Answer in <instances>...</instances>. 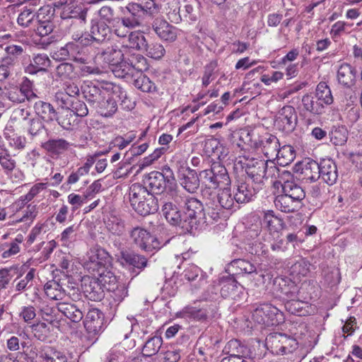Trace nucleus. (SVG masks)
<instances>
[{
  "instance_id": "obj_42",
  "label": "nucleus",
  "mask_w": 362,
  "mask_h": 362,
  "mask_svg": "<svg viewBox=\"0 0 362 362\" xmlns=\"http://www.w3.org/2000/svg\"><path fill=\"white\" fill-rule=\"evenodd\" d=\"M205 149L208 153H211L219 160L224 159L228 153V150L219 144L216 139H209L205 143Z\"/></svg>"
},
{
  "instance_id": "obj_3",
  "label": "nucleus",
  "mask_w": 362,
  "mask_h": 362,
  "mask_svg": "<svg viewBox=\"0 0 362 362\" xmlns=\"http://www.w3.org/2000/svg\"><path fill=\"white\" fill-rule=\"evenodd\" d=\"M222 188L214 199L206 203L204 217L207 223L218 221L223 216L224 210H235L238 208V204L233 199L230 189L227 187Z\"/></svg>"
},
{
  "instance_id": "obj_38",
  "label": "nucleus",
  "mask_w": 362,
  "mask_h": 362,
  "mask_svg": "<svg viewBox=\"0 0 362 362\" xmlns=\"http://www.w3.org/2000/svg\"><path fill=\"white\" fill-rule=\"evenodd\" d=\"M224 351L229 356L246 358L248 356L247 348L238 339L230 340L225 346Z\"/></svg>"
},
{
  "instance_id": "obj_50",
  "label": "nucleus",
  "mask_w": 362,
  "mask_h": 362,
  "mask_svg": "<svg viewBox=\"0 0 362 362\" xmlns=\"http://www.w3.org/2000/svg\"><path fill=\"white\" fill-rule=\"evenodd\" d=\"M134 85L143 92L152 93L156 90L155 84L146 76L140 74L134 79Z\"/></svg>"
},
{
  "instance_id": "obj_18",
  "label": "nucleus",
  "mask_w": 362,
  "mask_h": 362,
  "mask_svg": "<svg viewBox=\"0 0 362 362\" xmlns=\"http://www.w3.org/2000/svg\"><path fill=\"white\" fill-rule=\"evenodd\" d=\"M259 146L261 147L264 155L268 158L269 160H274V157L278 156V150L280 147V144L276 136L266 134L259 139Z\"/></svg>"
},
{
  "instance_id": "obj_12",
  "label": "nucleus",
  "mask_w": 362,
  "mask_h": 362,
  "mask_svg": "<svg viewBox=\"0 0 362 362\" xmlns=\"http://www.w3.org/2000/svg\"><path fill=\"white\" fill-rule=\"evenodd\" d=\"M245 172L255 183L263 182L266 161L258 158L246 159L244 163Z\"/></svg>"
},
{
  "instance_id": "obj_26",
  "label": "nucleus",
  "mask_w": 362,
  "mask_h": 362,
  "mask_svg": "<svg viewBox=\"0 0 362 362\" xmlns=\"http://www.w3.org/2000/svg\"><path fill=\"white\" fill-rule=\"evenodd\" d=\"M36 359L45 362H72L62 352L51 346H44L36 355Z\"/></svg>"
},
{
  "instance_id": "obj_19",
  "label": "nucleus",
  "mask_w": 362,
  "mask_h": 362,
  "mask_svg": "<svg viewBox=\"0 0 362 362\" xmlns=\"http://www.w3.org/2000/svg\"><path fill=\"white\" fill-rule=\"evenodd\" d=\"M153 29L158 36L166 41H174L177 37V30L163 18H156Z\"/></svg>"
},
{
  "instance_id": "obj_54",
  "label": "nucleus",
  "mask_w": 362,
  "mask_h": 362,
  "mask_svg": "<svg viewBox=\"0 0 362 362\" xmlns=\"http://www.w3.org/2000/svg\"><path fill=\"white\" fill-rule=\"evenodd\" d=\"M231 267L237 270L236 274H252L256 272L254 264L245 259H235L231 262Z\"/></svg>"
},
{
  "instance_id": "obj_47",
  "label": "nucleus",
  "mask_w": 362,
  "mask_h": 362,
  "mask_svg": "<svg viewBox=\"0 0 362 362\" xmlns=\"http://www.w3.org/2000/svg\"><path fill=\"white\" fill-rule=\"evenodd\" d=\"M163 344V339L160 336H154L150 338L143 347L144 356H152L156 355Z\"/></svg>"
},
{
  "instance_id": "obj_32",
  "label": "nucleus",
  "mask_w": 362,
  "mask_h": 362,
  "mask_svg": "<svg viewBox=\"0 0 362 362\" xmlns=\"http://www.w3.org/2000/svg\"><path fill=\"white\" fill-rule=\"evenodd\" d=\"M291 177V174L290 172L282 168H279L272 160L266 161L264 178H279V182L281 183V182H284L287 177Z\"/></svg>"
},
{
  "instance_id": "obj_10",
  "label": "nucleus",
  "mask_w": 362,
  "mask_h": 362,
  "mask_svg": "<svg viewBox=\"0 0 362 362\" xmlns=\"http://www.w3.org/2000/svg\"><path fill=\"white\" fill-rule=\"evenodd\" d=\"M262 226L268 232L263 235V240L271 243L272 238L274 239V235H278L282 226V220L276 216L273 211H267L264 214Z\"/></svg>"
},
{
  "instance_id": "obj_48",
  "label": "nucleus",
  "mask_w": 362,
  "mask_h": 362,
  "mask_svg": "<svg viewBox=\"0 0 362 362\" xmlns=\"http://www.w3.org/2000/svg\"><path fill=\"white\" fill-rule=\"evenodd\" d=\"M62 7V11L61 13V16L63 19L62 25L63 26H68L69 24L71 23L69 22V19L75 20V19H79L78 18L79 14V8H77L74 6V4H67L66 2L63 4H61Z\"/></svg>"
},
{
  "instance_id": "obj_31",
  "label": "nucleus",
  "mask_w": 362,
  "mask_h": 362,
  "mask_svg": "<svg viewBox=\"0 0 362 362\" xmlns=\"http://www.w3.org/2000/svg\"><path fill=\"white\" fill-rule=\"evenodd\" d=\"M103 288L107 290L99 281L98 278H93L89 276H86L82 278L81 288L83 293L90 298L95 300L98 298L97 293L98 289Z\"/></svg>"
},
{
  "instance_id": "obj_61",
  "label": "nucleus",
  "mask_w": 362,
  "mask_h": 362,
  "mask_svg": "<svg viewBox=\"0 0 362 362\" xmlns=\"http://www.w3.org/2000/svg\"><path fill=\"white\" fill-rule=\"evenodd\" d=\"M40 15L37 16V18L38 19V25L36 28V33L42 37L47 36L50 34L53 30V23L49 21H41L40 18Z\"/></svg>"
},
{
  "instance_id": "obj_15",
  "label": "nucleus",
  "mask_w": 362,
  "mask_h": 362,
  "mask_svg": "<svg viewBox=\"0 0 362 362\" xmlns=\"http://www.w3.org/2000/svg\"><path fill=\"white\" fill-rule=\"evenodd\" d=\"M117 256L116 262L123 267L133 266L138 269H144L147 265V259L146 257L131 253L123 249L120 250Z\"/></svg>"
},
{
  "instance_id": "obj_13",
  "label": "nucleus",
  "mask_w": 362,
  "mask_h": 362,
  "mask_svg": "<svg viewBox=\"0 0 362 362\" xmlns=\"http://www.w3.org/2000/svg\"><path fill=\"white\" fill-rule=\"evenodd\" d=\"M84 327L91 334H96L103 329V314L96 308L90 309L85 317Z\"/></svg>"
},
{
  "instance_id": "obj_59",
  "label": "nucleus",
  "mask_w": 362,
  "mask_h": 362,
  "mask_svg": "<svg viewBox=\"0 0 362 362\" xmlns=\"http://www.w3.org/2000/svg\"><path fill=\"white\" fill-rule=\"evenodd\" d=\"M329 136L331 141L336 146L342 145L346 141V130L343 127L333 129Z\"/></svg>"
},
{
  "instance_id": "obj_5",
  "label": "nucleus",
  "mask_w": 362,
  "mask_h": 362,
  "mask_svg": "<svg viewBox=\"0 0 362 362\" xmlns=\"http://www.w3.org/2000/svg\"><path fill=\"white\" fill-rule=\"evenodd\" d=\"M199 176L209 188L221 189L230 186L231 183L227 169L219 162H214L209 168L202 170Z\"/></svg>"
},
{
  "instance_id": "obj_36",
  "label": "nucleus",
  "mask_w": 362,
  "mask_h": 362,
  "mask_svg": "<svg viewBox=\"0 0 362 362\" xmlns=\"http://www.w3.org/2000/svg\"><path fill=\"white\" fill-rule=\"evenodd\" d=\"M299 204L298 202L293 200L285 193L278 195L274 200L275 206L285 213L293 212L296 211Z\"/></svg>"
},
{
  "instance_id": "obj_40",
  "label": "nucleus",
  "mask_w": 362,
  "mask_h": 362,
  "mask_svg": "<svg viewBox=\"0 0 362 362\" xmlns=\"http://www.w3.org/2000/svg\"><path fill=\"white\" fill-rule=\"evenodd\" d=\"M296 158V153L293 148L289 145H285L279 147L278 150V156H275L277 163L281 166L289 165Z\"/></svg>"
},
{
  "instance_id": "obj_53",
  "label": "nucleus",
  "mask_w": 362,
  "mask_h": 362,
  "mask_svg": "<svg viewBox=\"0 0 362 362\" xmlns=\"http://www.w3.org/2000/svg\"><path fill=\"white\" fill-rule=\"evenodd\" d=\"M183 317L189 318L194 320H204L206 319V311L203 308H198L196 307H186L182 311Z\"/></svg>"
},
{
  "instance_id": "obj_63",
  "label": "nucleus",
  "mask_w": 362,
  "mask_h": 362,
  "mask_svg": "<svg viewBox=\"0 0 362 362\" xmlns=\"http://www.w3.org/2000/svg\"><path fill=\"white\" fill-rule=\"evenodd\" d=\"M217 67L216 62H211L205 66L204 73L202 77V85L204 87L209 86L211 81L214 79L212 77L214 74L215 69Z\"/></svg>"
},
{
  "instance_id": "obj_58",
  "label": "nucleus",
  "mask_w": 362,
  "mask_h": 362,
  "mask_svg": "<svg viewBox=\"0 0 362 362\" xmlns=\"http://www.w3.org/2000/svg\"><path fill=\"white\" fill-rule=\"evenodd\" d=\"M172 162L177 169V176L182 173H187L188 170H193L189 167L187 159L181 153H176L173 156Z\"/></svg>"
},
{
  "instance_id": "obj_56",
  "label": "nucleus",
  "mask_w": 362,
  "mask_h": 362,
  "mask_svg": "<svg viewBox=\"0 0 362 362\" xmlns=\"http://www.w3.org/2000/svg\"><path fill=\"white\" fill-rule=\"evenodd\" d=\"M57 75L63 79H72L76 77L74 66L70 63H62L57 66Z\"/></svg>"
},
{
  "instance_id": "obj_25",
  "label": "nucleus",
  "mask_w": 362,
  "mask_h": 362,
  "mask_svg": "<svg viewBox=\"0 0 362 362\" xmlns=\"http://www.w3.org/2000/svg\"><path fill=\"white\" fill-rule=\"evenodd\" d=\"M84 19H75L71 21L69 25V33L72 34V38L82 46H87L91 43V39H89L90 34L83 33Z\"/></svg>"
},
{
  "instance_id": "obj_8",
  "label": "nucleus",
  "mask_w": 362,
  "mask_h": 362,
  "mask_svg": "<svg viewBox=\"0 0 362 362\" xmlns=\"http://www.w3.org/2000/svg\"><path fill=\"white\" fill-rule=\"evenodd\" d=\"M134 243L142 250L153 252L158 250L165 245L169 240L161 243L156 238L152 236L146 230L136 227L130 233Z\"/></svg>"
},
{
  "instance_id": "obj_1",
  "label": "nucleus",
  "mask_w": 362,
  "mask_h": 362,
  "mask_svg": "<svg viewBox=\"0 0 362 362\" xmlns=\"http://www.w3.org/2000/svg\"><path fill=\"white\" fill-rule=\"evenodd\" d=\"M112 257L103 248L93 247L87 253L84 267L90 273L98 274L100 283L108 291L113 289V272L111 264Z\"/></svg>"
},
{
  "instance_id": "obj_34",
  "label": "nucleus",
  "mask_w": 362,
  "mask_h": 362,
  "mask_svg": "<svg viewBox=\"0 0 362 362\" xmlns=\"http://www.w3.org/2000/svg\"><path fill=\"white\" fill-rule=\"evenodd\" d=\"M110 36V28L107 26L104 22H101L92 27L91 34H90L89 39H91V42L93 41L103 42L107 39L109 40Z\"/></svg>"
},
{
  "instance_id": "obj_35",
  "label": "nucleus",
  "mask_w": 362,
  "mask_h": 362,
  "mask_svg": "<svg viewBox=\"0 0 362 362\" xmlns=\"http://www.w3.org/2000/svg\"><path fill=\"white\" fill-rule=\"evenodd\" d=\"M302 105L305 111L313 115H321L324 112L325 107L323 105L320 100L316 99L315 96H313L310 94H306L303 96Z\"/></svg>"
},
{
  "instance_id": "obj_43",
  "label": "nucleus",
  "mask_w": 362,
  "mask_h": 362,
  "mask_svg": "<svg viewBox=\"0 0 362 362\" xmlns=\"http://www.w3.org/2000/svg\"><path fill=\"white\" fill-rule=\"evenodd\" d=\"M315 96L316 99L320 101L324 107L331 105L333 103L331 90L325 82L318 83L315 90Z\"/></svg>"
},
{
  "instance_id": "obj_20",
  "label": "nucleus",
  "mask_w": 362,
  "mask_h": 362,
  "mask_svg": "<svg viewBox=\"0 0 362 362\" xmlns=\"http://www.w3.org/2000/svg\"><path fill=\"white\" fill-rule=\"evenodd\" d=\"M125 16H122V25L126 28H134L140 24V18L144 15L141 4L128 3L124 9Z\"/></svg>"
},
{
  "instance_id": "obj_4",
  "label": "nucleus",
  "mask_w": 362,
  "mask_h": 362,
  "mask_svg": "<svg viewBox=\"0 0 362 362\" xmlns=\"http://www.w3.org/2000/svg\"><path fill=\"white\" fill-rule=\"evenodd\" d=\"M129 201L134 210L141 216L153 214L158 209V200L139 183H134L129 187Z\"/></svg>"
},
{
  "instance_id": "obj_9",
  "label": "nucleus",
  "mask_w": 362,
  "mask_h": 362,
  "mask_svg": "<svg viewBox=\"0 0 362 362\" xmlns=\"http://www.w3.org/2000/svg\"><path fill=\"white\" fill-rule=\"evenodd\" d=\"M298 124V115L295 108L291 105H284L276 113L274 126L285 133L292 132Z\"/></svg>"
},
{
  "instance_id": "obj_29",
  "label": "nucleus",
  "mask_w": 362,
  "mask_h": 362,
  "mask_svg": "<svg viewBox=\"0 0 362 362\" xmlns=\"http://www.w3.org/2000/svg\"><path fill=\"white\" fill-rule=\"evenodd\" d=\"M178 178L181 186L189 193H194L199 187V179L194 170L178 175Z\"/></svg>"
},
{
  "instance_id": "obj_16",
  "label": "nucleus",
  "mask_w": 362,
  "mask_h": 362,
  "mask_svg": "<svg viewBox=\"0 0 362 362\" xmlns=\"http://www.w3.org/2000/svg\"><path fill=\"white\" fill-rule=\"evenodd\" d=\"M30 81L24 82L21 87H16L6 92V102L10 100L16 103H23L25 99L30 100L36 95L29 86Z\"/></svg>"
},
{
  "instance_id": "obj_60",
  "label": "nucleus",
  "mask_w": 362,
  "mask_h": 362,
  "mask_svg": "<svg viewBox=\"0 0 362 362\" xmlns=\"http://www.w3.org/2000/svg\"><path fill=\"white\" fill-rule=\"evenodd\" d=\"M310 264L305 259H300L291 267L292 272L297 276H305L310 272Z\"/></svg>"
},
{
  "instance_id": "obj_37",
  "label": "nucleus",
  "mask_w": 362,
  "mask_h": 362,
  "mask_svg": "<svg viewBox=\"0 0 362 362\" xmlns=\"http://www.w3.org/2000/svg\"><path fill=\"white\" fill-rule=\"evenodd\" d=\"M117 95L115 98V105L120 109L124 110H131L134 107V102H133L127 95V93L120 86L115 84V95Z\"/></svg>"
},
{
  "instance_id": "obj_55",
  "label": "nucleus",
  "mask_w": 362,
  "mask_h": 362,
  "mask_svg": "<svg viewBox=\"0 0 362 362\" xmlns=\"http://www.w3.org/2000/svg\"><path fill=\"white\" fill-rule=\"evenodd\" d=\"M42 120L38 116H33L25 125L28 134L32 136L40 134L45 129Z\"/></svg>"
},
{
  "instance_id": "obj_24",
  "label": "nucleus",
  "mask_w": 362,
  "mask_h": 362,
  "mask_svg": "<svg viewBox=\"0 0 362 362\" xmlns=\"http://www.w3.org/2000/svg\"><path fill=\"white\" fill-rule=\"evenodd\" d=\"M44 291L47 297L52 300H56L59 303L69 299L66 291L62 284L57 280L53 279L47 281L44 286Z\"/></svg>"
},
{
  "instance_id": "obj_46",
  "label": "nucleus",
  "mask_w": 362,
  "mask_h": 362,
  "mask_svg": "<svg viewBox=\"0 0 362 362\" xmlns=\"http://www.w3.org/2000/svg\"><path fill=\"white\" fill-rule=\"evenodd\" d=\"M337 79L339 83L349 86L354 80V69L348 64H341L337 71Z\"/></svg>"
},
{
  "instance_id": "obj_27",
  "label": "nucleus",
  "mask_w": 362,
  "mask_h": 362,
  "mask_svg": "<svg viewBox=\"0 0 362 362\" xmlns=\"http://www.w3.org/2000/svg\"><path fill=\"white\" fill-rule=\"evenodd\" d=\"M281 187L284 193L298 203L305 197L303 189L293 180L292 175L283 182Z\"/></svg>"
},
{
  "instance_id": "obj_22",
  "label": "nucleus",
  "mask_w": 362,
  "mask_h": 362,
  "mask_svg": "<svg viewBox=\"0 0 362 362\" xmlns=\"http://www.w3.org/2000/svg\"><path fill=\"white\" fill-rule=\"evenodd\" d=\"M320 177L329 185H334L338 178V170L336 163L332 159H324L320 161Z\"/></svg>"
},
{
  "instance_id": "obj_62",
  "label": "nucleus",
  "mask_w": 362,
  "mask_h": 362,
  "mask_svg": "<svg viewBox=\"0 0 362 362\" xmlns=\"http://www.w3.org/2000/svg\"><path fill=\"white\" fill-rule=\"evenodd\" d=\"M74 115L70 110H66L63 115H57L55 120L58 124L64 129H71L73 127L74 120L73 119Z\"/></svg>"
},
{
  "instance_id": "obj_57",
  "label": "nucleus",
  "mask_w": 362,
  "mask_h": 362,
  "mask_svg": "<svg viewBox=\"0 0 362 362\" xmlns=\"http://www.w3.org/2000/svg\"><path fill=\"white\" fill-rule=\"evenodd\" d=\"M35 13L32 8H24L19 14L17 21L23 27L30 26L35 21Z\"/></svg>"
},
{
  "instance_id": "obj_44",
  "label": "nucleus",
  "mask_w": 362,
  "mask_h": 362,
  "mask_svg": "<svg viewBox=\"0 0 362 362\" xmlns=\"http://www.w3.org/2000/svg\"><path fill=\"white\" fill-rule=\"evenodd\" d=\"M185 199V197L179 190L173 188L164 191L160 197L163 205H165L167 202H170L177 204V206H181Z\"/></svg>"
},
{
  "instance_id": "obj_6",
  "label": "nucleus",
  "mask_w": 362,
  "mask_h": 362,
  "mask_svg": "<svg viewBox=\"0 0 362 362\" xmlns=\"http://www.w3.org/2000/svg\"><path fill=\"white\" fill-rule=\"evenodd\" d=\"M252 320L259 325L272 326L284 320V315L276 307L269 303L259 305L252 313Z\"/></svg>"
},
{
  "instance_id": "obj_33",
  "label": "nucleus",
  "mask_w": 362,
  "mask_h": 362,
  "mask_svg": "<svg viewBox=\"0 0 362 362\" xmlns=\"http://www.w3.org/2000/svg\"><path fill=\"white\" fill-rule=\"evenodd\" d=\"M220 284L221 295L225 298H235L237 290L240 287V284L232 276L221 278Z\"/></svg>"
},
{
  "instance_id": "obj_64",
  "label": "nucleus",
  "mask_w": 362,
  "mask_h": 362,
  "mask_svg": "<svg viewBox=\"0 0 362 362\" xmlns=\"http://www.w3.org/2000/svg\"><path fill=\"white\" fill-rule=\"evenodd\" d=\"M32 62L37 69H40V71H45L49 66L50 60L47 54H39L33 57Z\"/></svg>"
},
{
  "instance_id": "obj_49",
  "label": "nucleus",
  "mask_w": 362,
  "mask_h": 362,
  "mask_svg": "<svg viewBox=\"0 0 362 362\" xmlns=\"http://www.w3.org/2000/svg\"><path fill=\"white\" fill-rule=\"evenodd\" d=\"M307 303L305 302L298 300L296 298L288 300L284 303L285 308L288 313L300 316L305 315L307 311L305 310V307Z\"/></svg>"
},
{
  "instance_id": "obj_11",
  "label": "nucleus",
  "mask_w": 362,
  "mask_h": 362,
  "mask_svg": "<svg viewBox=\"0 0 362 362\" xmlns=\"http://www.w3.org/2000/svg\"><path fill=\"white\" fill-rule=\"evenodd\" d=\"M180 206L175 204L167 202L165 205H162L163 215L170 225L180 226L187 230V226L188 224L186 223L187 221L185 219L184 214L180 211Z\"/></svg>"
},
{
  "instance_id": "obj_28",
  "label": "nucleus",
  "mask_w": 362,
  "mask_h": 362,
  "mask_svg": "<svg viewBox=\"0 0 362 362\" xmlns=\"http://www.w3.org/2000/svg\"><path fill=\"white\" fill-rule=\"evenodd\" d=\"M34 108L37 115L46 122H51L57 118V112L48 103L39 100L35 103Z\"/></svg>"
},
{
  "instance_id": "obj_51",
  "label": "nucleus",
  "mask_w": 362,
  "mask_h": 362,
  "mask_svg": "<svg viewBox=\"0 0 362 362\" xmlns=\"http://www.w3.org/2000/svg\"><path fill=\"white\" fill-rule=\"evenodd\" d=\"M128 40L129 45L123 46V49H129V48H133L139 50H143L146 47L145 45L146 43V40L144 35L142 33H131L129 35Z\"/></svg>"
},
{
  "instance_id": "obj_23",
  "label": "nucleus",
  "mask_w": 362,
  "mask_h": 362,
  "mask_svg": "<svg viewBox=\"0 0 362 362\" xmlns=\"http://www.w3.org/2000/svg\"><path fill=\"white\" fill-rule=\"evenodd\" d=\"M67 300L57 303L58 311L73 322H80L83 317L82 311L75 303Z\"/></svg>"
},
{
  "instance_id": "obj_41",
  "label": "nucleus",
  "mask_w": 362,
  "mask_h": 362,
  "mask_svg": "<svg viewBox=\"0 0 362 362\" xmlns=\"http://www.w3.org/2000/svg\"><path fill=\"white\" fill-rule=\"evenodd\" d=\"M284 334L272 333L266 338V346L274 354H283V344H281Z\"/></svg>"
},
{
  "instance_id": "obj_17",
  "label": "nucleus",
  "mask_w": 362,
  "mask_h": 362,
  "mask_svg": "<svg viewBox=\"0 0 362 362\" xmlns=\"http://www.w3.org/2000/svg\"><path fill=\"white\" fill-rule=\"evenodd\" d=\"M143 185L148 191L153 194H163L165 185V177L162 173L153 171L144 180Z\"/></svg>"
},
{
  "instance_id": "obj_45",
  "label": "nucleus",
  "mask_w": 362,
  "mask_h": 362,
  "mask_svg": "<svg viewBox=\"0 0 362 362\" xmlns=\"http://www.w3.org/2000/svg\"><path fill=\"white\" fill-rule=\"evenodd\" d=\"M4 51L6 56L2 58L3 62L6 64L14 66L18 57L24 52V49L22 46L11 45L6 46Z\"/></svg>"
},
{
  "instance_id": "obj_30",
  "label": "nucleus",
  "mask_w": 362,
  "mask_h": 362,
  "mask_svg": "<svg viewBox=\"0 0 362 362\" xmlns=\"http://www.w3.org/2000/svg\"><path fill=\"white\" fill-rule=\"evenodd\" d=\"M42 148L52 155H60L66 151L70 144L64 139H51L41 145Z\"/></svg>"
},
{
  "instance_id": "obj_14",
  "label": "nucleus",
  "mask_w": 362,
  "mask_h": 362,
  "mask_svg": "<svg viewBox=\"0 0 362 362\" xmlns=\"http://www.w3.org/2000/svg\"><path fill=\"white\" fill-rule=\"evenodd\" d=\"M275 284L277 295L284 303L288 300L297 298L299 289L294 282L281 278L275 280Z\"/></svg>"
},
{
  "instance_id": "obj_39",
  "label": "nucleus",
  "mask_w": 362,
  "mask_h": 362,
  "mask_svg": "<svg viewBox=\"0 0 362 362\" xmlns=\"http://www.w3.org/2000/svg\"><path fill=\"white\" fill-rule=\"evenodd\" d=\"M303 180L305 182H315L320 177V168L315 161H310L305 164L301 170Z\"/></svg>"
},
{
  "instance_id": "obj_52",
  "label": "nucleus",
  "mask_w": 362,
  "mask_h": 362,
  "mask_svg": "<svg viewBox=\"0 0 362 362\" xmlns=\"http://www.w3.org/2000/svg\"><path fill=\"white\" fill-rule=\"evenodd\" d=\"M145 46L142 51H145L146 54L152 59H160L165 53V50L160 43L151 42L148 45L146 42Z\"/></svg>"
},
{
  "instance_id": "obj_21",
  "label": "nucleus",
  "mask_w": 362,
  "mask_h": 362,
  "mask_svg": "<svg viewBox=\"0 0 362 362\" xmlns=\"http://www.w3.org/2000/svg\"><path fill=\"white\" fill-rule=\"evenodd\" d=\"M255 194V188L247 182L238 180L234 185L233 199L238 204L249 202Z\"/></svg>"
},
{
  "instance_id": "obj_2",
  "label": "nucleus",
  "mask_w": 362,
  "mask_h": 362,
  "mask_svg": "<svg viewBox=\"0 0 362 362\" xmlns=\"http://www.w3.org/2000/svg\"><path fill=\"white\" fill-rule=\"evenodd\" d=\"M115 77L132 78L148 69L147 59L141 54H131L129 49H115Z\"/></svg>"
},
{
  "instance_id": "obj_7",
  "label": "nucleus",
  "mask_w": 362,
  "mask_h": 362,
  "mask_svg": "<svg viewBox=\"0 0 362 362\" xmlns=\"http://www.w3.org/2000/svg\"><path fill=\"white\" fill-rule=\"evenodd\" d=\"M183 204H185V211H184V217L187 221L186 223L187 230H192L197 228V223L199 221L201 216L205 220L206 208L203 207L202 202L194 197L185 198Z\"/></svg>"
}]
</instances>
